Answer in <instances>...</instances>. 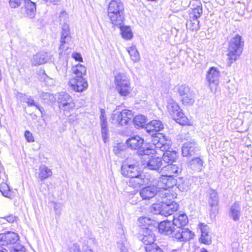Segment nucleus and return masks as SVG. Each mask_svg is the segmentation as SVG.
<instances>
[{
  "instance_id": "nucleus-1",
  "label": "nucleus",
  "mask_w": 252,
  "mask_h": 252,
  "mask_svg": "<svg viewBox=\"0 0 252 252\" xmlns=\"http://www.w3.org/2000/svg\"><path fill=\"white\" fill-rule=\"evenodd\" d=\"M151 145L139 151L138 153L142 156L143 164L146 165L149 169L158 171L162 165V160L160 158L156 157L155 154H159V151L163 152L169 150L172 142L161 133H158L154 136Z\"/></svg>"
},
{
  "instance_id": "nucleus-2",
  "label": "nucleus",
  "mask_w": 252,
  "mask_h": 252,
  "mask_svg": "<svg viewBox=\"0 0 252 252\" xmlns=\"http://www.w3.org/2000/svg\"><path fill=\"white\" fill-rule=\"evenodd\" d=\"M189 220L187 215L184 213L176 214L174 216L172 222L174 226H177L175 230V238L180 242H186L193 238L194 233L188 228L182 227L185 226Z\"/></svg>"
},
{
  "instance_id": "nucleus-3",
  "label": "nucleus",
  "mask_w": 252,
  "mask_h": 252,
  "mask_svg": "<svg viewBox=\"0 0 252 252\" xmlns=\"http://www.w3.org/2000/svg\"><path fill=\"white\" fill-rule=\"evenodd\" d=\"M107 15L114 26H120L125 19L124 6L121 0H111L108 4Z\"/></svg>"
},
{
  "instance_id": "nucleus-4",
  "label": "nucleus",
  "mask_w": 252,
  "mask_h": 252,
  "mask_svg": "<svg viewBox=\"0 0 252 252\" xmlns=\"http://www.w3.org/2000/svg\"><path fill=\"white\" fill-rule=\"evenodd\" d=\"M244 45L243 38L240 35L236 34L232 37L228 43V65L230 66L241 55Z\"/></svg>"
},
{
  "instance_id": "nucleus-5",
  "label": "nucleus",
  "mask_w": 252,
  "mask_h": 252,
  "mask_svg": "<svg viewBox=\"0 0 252 252\" xmlns=\"http://www.w3.org/2000/svg\"><path fill=\"white\" fill-rule=\"evenodd\" d=\"M167 109L170 115L177 123L181 125H189V121L183 113L178 103L172 98L168 99Z\"/></svg>"
},
{
  "instance_id": "nucleus-6",
  "label": "nucleus",
  "mask_w": 252,
  "mask_h": 252,
  "mask_svg": "<svg viewBox=\"0 0 252 252\" xmlns=\"http://www.w3.org/2000/svg\"><path fill=\"white\" fill-rule=\"evenodd\" d=\"M116 89L121 96H126L132 91L129 76L124 73L118 72L114 79Z\"/></svg>"
},
{
  "instance_id": "nucleus-7",
  "label": "nucleus",
  "mask_w": 252,
  "mask_h": 252,
  "mask_svg": "<svg viewBox=\"0 0 252 252\" xmlns=\"http://www.w3.org/2000/svg\"><path fill=\"white\" fill-rule=\"evenodd\" d=\"M220 72L217 67L212 66L207 71L206 80L212 92L215 91L219 83Z\"/></svg>"
},
{
  "instance_id": "nucleus-8",
  "label": "nucleus",
  "mask_w": 252,
  "mask_h": 252,
  "mask_svg": "<svg viewBox=\"0 0 252 252\" xmlns=\"http://www.w3.org/2000/svg\"><path fill=\"white\" fill-rule=\"evenodd\" d=\"M59 108L63 111L70 112L72 110L75 104L72 97L65 93H60L58 97Z\"/></svg>"
},
{
  "instance_id": "nucleus-9",
  "label": "nucleus",
  "mask_w": 252,
  "mask_h": 252,
  "mask_svg": "<svg viewBox=\"0 0 252 252\" xmlns=\"http://www.w3.org/2000/svg\"><path fill=\"white\" fill-rule=\"evenodd\" d=\"M132 117L133 115L130 110H123L121 112H116L113 114L112 123L117 124L120 126L126 125Z\"/></svg>"
},
{
  "instance_id": "nucleus-10",
  "label": "nucleus",
  "mask_w": 252,
  "mask_h": 252,
  "mask_svg": "<svg viewBox=\"0 0 252 252\" xmlns=\"http://www.w3.org/2000/svg\"><path fill=\"white\" fill-rule=\"evenodd\" d=\"M149 182V178L139 173L138 176H135L129 179L127 185L133 189H138L142 186L147 185Z\"/></svg>"
},
{
  "instance_id": "nucleus-11",
  "label": "nucleus",
  "mask_w": 252,
  "mask_h": 252,
  "mask_svg": "<svg viewBox=\"0 0 252 252\" xmlns=\"http://www.w3.org/2000/svg\"><path fill=\"white\" fill-rule=\"evenodd\" d=\"M68 84L72 90L77 92H82L87 89L88 85L87 81L83 77L72 78Z\"/></svg>"
},
{
  "instance_id": "nucleus-12",
  "label": "nucleus",
  "mask_w": 252,
  "mask_h": 252,
  "mask_svg": "<svg viewBox=\"0 0 252 252\" xmlns=\"http://www.w3.org/2000/svg\"><path fill=\"white\" fill-rule=\"evenodd\" d=\"M68 19V15L65 11H62L60 16V21L61 24L62 25V32L61 38V46L65 43V39L69 36V27L68 24L65 23L66 19Z\"/></svg>"
},
{
  "instance_id": "nucleus-13",
  "label": "nucleus",
  "mask_w": 252,
  "mask_h": 252,
  "mask_svg": "<svg viewBox=\"0 0 252 252\" xmlns=\"http://www.w3.org/2000/svg\"><path fill=\"white\" fill-rule=\"evenodd\" d=\"M177 180L175 177L162 174L158 182V186L160 189H170L176 186Z\"/></svg>"
},
{
  "instance_id": "nucleus-14",
  "label": "nucleus",
  "mask_w": 252,
  "mask_h": 252,
  "mask_svg": "<svg viewBox=\"0 0 252 252\" xmlns=\"http://www.w3.org/2000/svg\"><path fill=\"white\" fill-rule=\"evenodd\" d=\"M51 59V55L44 51L37 53L31 59L32 64L33 66L39 65L45 63Z\"/></svg>"
},
{
  "instance_id": "nucleus-15",
  "label": "nucleus",
  "mask_w": 252,
  "mask_h": 252,
  "mask_svg": "<svg viewBox=\"0 0 252 252\" xmlns=\"http://www.w3.org/2000/svg\"><path fill=\"white\" fill-rule=\"evenodd\" d=\"M140 173L138 167L135 164H123L121 167L122 174L130 179L135 176H138Z\"/></svg>"
},
{
  "instance_id": "nucleus-16",
  "label": "nucleus",
  "mask_w": 252,
  "mask_h": 252,
  "mask_svg": "<svg viewBox=\"0 0 252 252\" xmlns=\"http://www.w3.org/2000/svg\"><path fill=\"white\" fill-rule=\"evenodd\" d=\"M158 225L160 233L165 235L173 234L172 237L175 238V230H176V228H175V226L172 221L168 220H164L159 223H158Z\"/></svg>"
},
{
  "instance_id": "nucleus-17",
  "label": "nucleus",
  "mask_w": 252,
  "mask_h": 252,
  "mask_svg": "<svg viewBox=\"0 0 252 252\" xmlns=\"http://www.w3.org/2000/svg\"><path fill=\"white\" fill-rule=\"evenodd\" d=\"M198 151V148L194 140L184 143L182 148V154L184 157L191 156Z\"/></svg>"
},
{
  "instance_id": "nucleus-18",
  "label": "nucleus",
  "mask_w": 252,
  "mask_h": 252,
  "mask_svg": "<svg viewBox=\"0 0 252 252\" xmlns=\"http://www.w3.org/2000/svg\"><path fill=\"white\" fill-rule=\"evenodd\" d=\"M35 3L31 0H25L24 7L21 9V12L30 18H33L35 14Z\"/></svg>"
},
{
  "instance_id": "nucleus-19",
  "label": "nucleus",
  "mask_w": 252,
  "mask_h": 252,
  "mask_svg": "<svg viewBox=\"0 0 252 252\" xmlns=\"http://www.w3.org/2000/svg\"><path fill=\"white\" fill-rule=\"evenodd\" d=\"M158 188L154 186H149L142 188L139 191L140 196L143 200H149L157 195Z\"/></svg>"
},
{
  "instance_id": "nucleus-20",
  "label": "nucleus",
  "mask_w": 252,
  "mask_h": 252,
  "mask_svg": "<svg viewBox=\"0 0 252 252\" xmlns=\"http://www.w3.org/2000/svg\"><path fill=\"white\" fill-rule=\"evenodd\" d=\"M181 171L182 169L180 166L172 163L168 164L162 169L163 174L173 177H176L181 172Z\"/></svg>"
},
{
  "instance_id": "nucleus-21",
  "label": "nucleus",
  "mask_w": 252,
  "mask_h": 252,
  "mask_svg": "<svg viewBox=\"0 0 252 252\" xmlns=\"http://www.w3.org/2000/svg\"><path fill=\"white\" fill-rule=\"evenodd\" d=\"M127 146L133 150L139 149L144 143V139L138 135L129 137L126 142Z\"/></svg>"
},
{
  "instance_id": "nucleus-22",
  "label": "nucleus",
  "mask_w": 252,
  "mask_h": 252,
  "mask_svg": "<svg viewBox=\"0 0 252 252\" xmlns=\"http://www.w3.org/2000/svg\"><path fill=\"white\" fill-rule=\"evenodd\" d=\"M101 114L100 116V124L101 127V134L103 140L106 143L108 139V128L106 118L105 116V110L101 109Z\"/></svg>"
},
{
  "instance_id": "nucleus-23",
  "label": "nucleus",
  "mask_w": 252,
  "mask_h": 252,
  "mask_svg": "<svg viewBox=\"0 0 252 252\" xmlns=\"http://www.w3.org/2000/svg\"><path fill=\"white\" fill-rule=\"evenodd\" d=\"M241 213V207L237 202H235L230 207L229 215V217L235 221L240 220Z\"/></svg>"
},
{
  "instance_id": "nucleus-24",
  "label": "nucleus",
  "mask_w": 252,
  "mask_h": 252,
  "mask_svg": "<svg viewBox=\"0 0 252 252\" xmlns=\"http://www.w3.org/2000/svg\"><path fill=\"white\" fill-rule=\"evenodd\" d=\"M199 228L201 233V242L205 244H210L211 243V237L209 234L208 226L203 223H200Z\"/></svg>"
},
{
  "instance_id": "nucleus-25",
  "label": "nucleus",
  "mask_w": 252,
  "mask_h": 252,
  "mask_svg": "<svg viewBox=\"0 0 252 252\" xmlns=\"http://www.w3.org/2000/svg\"><path fill=\"white\" fill-rule=\"evenodd\" d=\"M161 189L158 191L157 195L160 196L161 199V202H162L163 200H167L171 201L172 199H174L176 198L177 194L173 191H171V190L169 189L165 188V189Z\"/></svg>"
},
{
  "instance_id": "nucleus-26",
  "label": "nucleus",
  "mask_w": 252,
  "mask_h": 252,
  "mask_svg": "<svg viewBox=\"0 0 252 252\" xmlns=\"http://www.w3.org/2000/svg\"><path fill=\"white\" fill-rule=\"evenodd\" d=\"M163 128V125L161 121L157 120H154L149 122L146 127L147 131L149 133L154 131H158Z\"/></svg>"
},
{
  "instance_id": "nucleus-27",
  "label": "nucleus",
  "mask_w": 252,
  "mask_h": 252,
  "mask_svg": "<svg viewBox=\"0 0 252 252\" xmlns=\"http://www.w3.org/2000/svg\"><path fill=\"white\" fill-rule=\"evenodd\" d=\"M204 161L200 157H196L192 158L189 162L188 166L191 169L196 171H200L203 166Z\"/></svg>"
},
{
  "instance_id": "nucleus-28",
  "label": "nucleus",
  "mask_w": 252,
  "mask_h": 252,
  "mask_svg": "<svg viewBox=\"0 0 252 252\" xmlns=\"http://www.w3.org/2000/svg\"><path fill=\"white\" fill-rule=\"evenodd\" d=\"M139 224L143 229L147 230H151L153 226H155L157 223L154 220L146 217H140L138 219Z\"/></svg>"
},
{
  "instance_id": "nucleus-29",
  "label": "nucleus",
  "mask_w": 252,
  "mask_h": 252,
  "mask_svg": "<svg viewBox=\"0 0 252 252\" xmlns=\"http://www.w3.org/2000/svg\"><path fill=\"white\" fill-rule=\"evenodd\" d=\"M166 150L164 151V153L162 156L163 161L168 164L173 163L177 159V153L175 151H170Z\"/></svg>"
},
{
  "instance_id": "nucleus-30",
  "label": "nucleus",
  "mask_w": 252,
  "mask_h": 252,
  "mask_svg": "<svg viewBox=\"0 0 252 252\" xmlns=\"http://www.w3.org/2000/svg\"><path fill=\"white\" fill-rule=\"evenodd\" d=\"M52 175L51 169L46 165H42L40 166L39 168L38 177L41 181L48 178Z\"/></svg>"
},
{
  "instance_id": "nucleus-31",
  "label": "nucleus",
  "mask_w": 252,
  "mask_h": 252,
  "mask_svg": "<svg viewBox=\"0 0 252 252\" xmlns=\"http://www.w3.org/2000/svg\"><path fill=\"white\" fill-rule=\"evenodd\" d=\"M126 51L128 53L130 59L134 63H137L140 61V54L135 46H131L126 48Z\"/></svg>"
},
{
  "instance_id": "nucleus-32",
  "label": "nucleus",
  "mask_w": 252,
  "mask_h": 252,
  "mask_svg": "<svg viewBox=\"0 0 252 252\" xmlns=\"http://www.w3.org/2000/svg\"><path fill=\"white\" fill-rule=\"evenodd\" d=\"M73 73L76 76V78L83 77L86 74V67L80 63L77 64L72 67Z\"/></svg>"
},
{
  "instance_id": "nucleus-33",
  "label": "nucleus",
  "mask_w": 252,
  "mask_h": 252,
  "mask_svg": "<svg viewBox=\"0 0 252 252\" xmlns=\"http://www.w3.org/2000/svg\"><path fill=\"white\" fill-rule=\"evenodd\" d=\"M119 26L120 28L121 35L124 39L129 40L133 37V32L130 27L121 26V25Z\"/></svg>"
},
{
  "instance_id": "nucleus-34",
  "label": "nucleus",
  "mask_w": 252,
  "mask_h": 252,
  "mask_svg": "<svg viewBox=\"0 0 252 252\" xmlns=\"http://www.w3.org/2000/svg\"><path fill=\"white\" fill-rule=\"evenodd\" d=\"M0 191L6 197L12 198L13 196L12 191L10 190L8 185L5 183L2 182L0 184Z\"/></svg>"
},
{
  "instance_id": "nucleus-35",
  "label": "nucleus",
  "mask_w": 252,
  "mask_h": 252,
  "mask_svg": "<svg viewBox=\"0 0 252 252\" xmlns=\"http://www.w3.org/2000/svg\"><path fill=\"white\" fill-rule=\"evenodd\" d=\"M146 233L147 234L144 235L142 238L143 243L147 246L155 244V235L152 233L151 230H147Z\"/></svg>"
},
{
  "instance_id": "nucleus-36",
  "label": "nucleus",
  "mask_w": 252,
  "mask_h": 252,
  "mask_svg": "<svg viewBox=\"0 0 252 252\" xmlns=\"http://www.w3.org/2000/svg\"><path fill=\"white\" fill-rule=\"evenodd\" d=\"M6 245L15 243L19 239L17 234L13 232L5 233Z\"/></svg>"
},
{
  "instance_id": "nucleus-37",
  "label": "nucleus",
  "mask_w": 252,
  "mask_h": 252,
  "mask_svg": "<svg viewBox=\"0 0 252 252\" xmlns=\"http://www.w3.org/2000/svg\"><path fill=\"white\" fill-rule=\"evenodd\" d=\"M133 122L135 127H143L146 123V118L144 115H138L134 118Z\"/></svg>"
},
{
  "instance_id": "nucleus-38",
  "label": "nucleus",
  "mask_w": 252,
  "mask_h": 252,
  "mask_svg": "<svg viewBox=\"0 0 252 252\" xmlns=\"http://www.w3.org/2000/svg\"><path fill=\"white\" fill-rule=\"evenodd\" d=\"M182 101L184 105H191L194 102V96L192 92L182 97Z\"/></svg>"
},
{
  "instance_id": "nucleus-39",
  "label": "nucleus",
  "mask_w": 252,
  "mask_h": 252,
  "mask_svg": "<svg viewBox=\"0 0 252 252\" xmlns=\"http://www.w3.org/2000/svg\"><path fill=\"white\" fill-rule=\"evenodd\" d=\"M219 201L217 193L215 190H211L209 192V203L211 206L217 205Z\"/></svg>"
},
{
  "instance_id": "nucleus-40",
  "label": "nucleus",
  "mask_w": 252,
  "mask_h": 252,
  "mask_svg": "<svg viewBox=\"0 0 252 252\" xmlns=\"http://www.w3.org/2000/svg\"><path fill=\"white\" fill-rule=\"evenodd\" d=\"M162 202L154 203L150 207V212L155 215H162Z\"/></svg>"
},
{
  "instance_id": "nucleus-41",
  "label": "nucleus",
  "mask_w": 252,
  "mask_h": 252,
  "mask_svg": "<svg viewBox=\"0 0 252 252\" xmlns=\"http://www.w3.org/2000/svg\"><path fill=\"white\" fill-rule=\"evenodd\" d=\"M117 247L120 250V252H128V244L127 241L124 236L122 239L117 243Z\"/></svg>"
},
{
  "instance_id": "nucleus-42",
  "label": "nucleus",
  "mask_w": 252,
  "mask_h": 252,
  "mask_svg": "<svg viewBox=\"0 0 252 252\" xmlns=\"http://www.w3.org/2000/svg\"><path fill=\"white\" fill-rule=\"evenodd\" d=\"M202 14V8L201 6H198L196 8L192 9V12L190 13V17L192 19H197Z\"/></svg>"
},
{
  "instance_id": "nucleus-43",
  "label": "nucleus",
  "mask_w": 252,
  "mask_h": 252,
  "mask_svg": "<svg viewBox=\"0 0 252 252\" xmlns=\"http://www.w3.org/2000/svg\"><path fill=\"white\" fill-rule=\"evenodd\" d=\"M190 92L191 91L189 87L186 85H182L178 87V92L182 97L189 94Z\"/></svg>"
},
{
  "instance_id": "nucleus-44",
  "label": "nucleus",
  "mask_w": 252,
  "mask_h": 252,
  "mask_svg": "<svg viewBox=\"0 0 252 252\" xmlns=\"http://www.w3.org/2000/svg\"><path fill=\"white\" fill-rule=\"evenodd\" d=\"M162 216H168L173 214L171 210H170V207L168 206V201L166 200H163L162 202Z\"/></svg>"
},
{
  "instance_id": "nucleus-45",
  "label": "nucleus",
  "mask_w": 252,
  "mask_h": 252,
  "mask_svg": "<svg viewBox=\"0 0 252 252\" xmlns=\"http://www.w3.org/2000/svg\"><path fill=\"white\" fill-rule=\"evenodd\" d=\"M56 68L59 71L65 73L67 70V62L65 60L60 61Z\"/></svg>"
},
{
  "instance_id": "nucleus-46",
  "label": "nucleus",
  "mask_w": 252,
  "mask_h": 252,
  "mask_svg": "<svg viewBox=\"0 0 252 252\" xmlns=\"http://www.w3.org/2000/svg\"><path fill=\"white\" fill-rule=\"evenodd\" d=\"M181 179L179 181H177V183L176 186L177 188L181 191H185L189 189V184L187 181H184L182 183H180Z\"/></svg>"
},
{
  "instance_id": "nucleus-47",
  "label": "nucleus",
  "mask_w": 252,
  "mask_h": 252,
  "mask_svg": "<svg viewBox=\"0 0 252 252\" xmlns=\"http://www.w3.org/2000/svg\"><path fill=\"white\" fill-rule=\"evenodd\" d=\"M146 252H163L157 244L150 245L145 247Z\"/></svg>"
},
{
  "instance_id": "nucleus-48",
  "label": "nucleus",
  "mask_w": 252,
  "mask_h": 252,
  "mask_svg": "<svg viewBox=\"0 0 252 252\" xmlns=\"http://www.w3.org/2000/svg\"><path fill=\"white\" fill-rule=\"evenodd\" d=\"M199 21L197 19H192L189 24H187V26L192 30H197L199 29Z\"/></svg>"
},
{
  "instance_id": "nucleus-49",
  "label": "nucleus",
  "mask_w": 252,
  "mask_h": 252,
  "mask_svg": "<svg viewBox=\"0 0 252 252\" xmlns=\"http://www.w3.org/2000/svg\"><path fill=\"white\" fill-rule=\"evenodd\" d=\"M53 208L54 211L55 212L56 218L57 217H59L61 215L62 212V205L60 203H57L56 202H53Z\"/></svg>"
},
{
  "instance_id": "nucleus-50",
  "label": "nucleus",
  "mask_w": 252,
  "mask_h": 252,
  "mask_svg": "<svg viewBox=\"0 0 252 252\" xmlns=\"http://www.w3.org/2000/svg\"><path fill=\"white\" fill-rule=\"evenodd\" d=\"M26 103L28 104L29 106H35L41 113L42 112V110L43 108L41 107L37 103L34 102V100L31 98V97H28L26 101Z\"/></svg>"
},
{
  "instance_id": "nucleus-51",
  "label": "nucleus",
  "mask_w": 252,
  "mask_h": 252,
  "mask_svg": "<svg viewBox=\"0 0 252 252\" xmlns=\"http://www.w3.org/2000/svg\"><path fill=\"white\" fill-rule=\"evenodd\" d=\"M25 0H9V5L11 8H17L19 7L21 3Z\"/></svg>"
},
{
  "instance_id": "nucleus-52",
  "label": "nucleus",
  "mask_w": 252,
  "mask_h": 252,
  "mask_svg": "<svg viewBox=\"0 0 252 252\" xmlns=\"http://www.w3.org/2000/svg\"><path fill=\"white\" fill-rule=\"evenodd\" d=\"M170 201H168V206L170 207V210H171L173 213L174 212L178 210L179 206L177 203L174 201H171V202Z\"/></svg>"
},
{
  "instance_id": "nucleus-53",
  "label": "nucleus",
  "mask_w": 252,
  "mask_h": 252,
  "mask_svg": "<svg viewBox=\"0 0 252 252\" xmlns=\"http://www.w3.org/2000/svg\"><path fill=\"white\" fill-rule=\"evenodd\" d=\"M25 137L28 142H33L34 141V138L32 134L29 130H26L25 131Z\"/></svg>"
},
{
  "instance_id": "nucleus-54",
  "label": "nucleus",
  "mask_w": 252,
  "mask_h": 252,
  "mask_svg": "<svg viewBox=\"0 0 252 252\" xmlns=\"http://www.w3.org/2000/svg\"><path fill=\"white\" fill-rule=\"evenodd\" d=\"M11 252H26V248L22 245H16L13 249L11 250Z\"/></svg>"
},
{
  "instance_id": "nucleus-55",
  "label": "nucleus",
  "mask_w": 252,
  "mask_h": 252,
  "mask_svg": "<svg viewBox=\"0 0 252 252\" xmlns=\"http://www.w3.org/2000/svg\"><path fill=\"white\" fill-rule=\"evenodd\" d=\"M69 252H81L79 246L76 244H73L69 248Z\"/></svg>"
},
{
  "instance_id": "nucleus-56",
  "label": "nucleus",
  "mask_w": 252,
  "mask_h": 252,
  "mask_svg": "<svg viewBox=\"0 0 252 252\" xmlns=\"http://www.w3.org/2000/svg\"><path fill=\"white\" fill-rule=\"evenodd\" d=\"M240 103L245 106L250 104L251 99L246 97H243L239 99Z\"/></svg>"
},
{
  "instance_id": "nucleus-57",
  "label": "nucleus",
  "mask_w": 252,
  "mask_h": 252,
  "mask_svg": "<svg viewBox=\"0 0 252 252\" xmlns=\"http://www.w3.org/2000/svg\"><path fill=\"white\" fill-rule=\"evenodd\" d=\"M2 220H5L9 223H12L16 220V217L13 215H9L8 216H6L3 218Z\"/></svg>"
},
{
  "instance_id": "nucleus-58",
  "label": "nucleus",
  "mask_w": 252,
  "mask_h": 252,
  "mask_svg": "<svg viewBox=\"0 0 252 252\" xmlns=\"http://www.w3.org/2000/svg\"><path fill=\"white\" fill-rule=\"evenodd\" d=\"M72 58L76 61H79L80 62H83V58L80 53H73L72 54Z\"/></svg>"
},
{
  "instance_id": "nucleus-59",
  "label": "nucleus",
  "mask_w": 252,
  "mask_h": 252,
  "mask_svg": "<svg viewBox=\"0 0 252 252\" xmlns=\"http://www.w3.org/2000/svg\"><path fill=\"white\" fill-rule=\"evenodd\" d=\"M42 98L44 100L49 99L51 101L53 100L54 99V96L49 93H42L41 96Z\"/></svg>"
},
{
  "instance_id": "nucleus-60",
  "label": "nucleus",
  "mask_w": 252,
  "mask_h": 252,
  "mask_svg": "<svg viewBox=\"0 0 252 252\" xmlns=\"http://www.w3.org/2000/svg\"><path fill=\"white\" fill-rule=\"evenodd\" d=\"M5 233L0 234V245L2 246H5L6 245V239Z\"/></svg>"
},
{
  "instance_id": "nucleus-61",
  "label": "nucleus",
  "mask_w": 252,
  "mask_h": 252,
  "mask_svg": "<svg viewBox=\"0 0 252 252\" xmlns=\"http://www.w3.org/2000/svg\"><path fill=\"white\" fill-rule=\"evenodd\" d=\"M84 252H93V250L88 245H84L82 247Z\"/></svg>"
},
{
  "instance_id": "nucleus-62",
  "label": "nucleus",
  "mask_w": 252,
  "mask_h": 252,
  "mask_svg": "<svg viewBox=\"0 0 252 252\" xmlns=\"http://www.w3.org/2000/svg\"><path fill=\"white\" fill-rule=\"evenodd\" d=\"M0 252H8L7 250L1 246H0Z\"/></svg>"
},
{
  "instance_id": "nucleus-63",
  "label": "nucleus",
  "mask_w": 252,
  "mask_h": 252,
  "mask_svg": "<svg viewBox=\"0 0 252 252\" xmlns=\"http://www.w3.org/2000/svg\"><path fill=\"white\" fill-rule=\"evenodd\" d=\"M60 0H50V1L54 4H57L58 2L60 1Z\"/></svg>"
},
{
  "instance_id": "nucleus-64",
  "label": "nucleus",
  "mask_w": 252,
  "mask_h": 252,
  "mask_svg": "<svg viewBox=\"0 0 252 252\" xmlns=\"http://www.w3.org/2000/svg\"><path fill=\"white\" fill-rule=\"evenodd\" d=\"M201 252H208L205 249H202Z\"/></svg>"
}]
</instances>
